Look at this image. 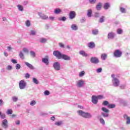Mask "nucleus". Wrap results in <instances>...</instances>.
I'll return each instance as SVG.
<instances>
[{"mask_svg":"<svg viewBox=\"0 0 130 130\" xmlns=\"http://www.w3.org/2000/svg\"><path fill=\"white\" fill-rule=\"evenodd\" d=\"M102 110L103 112H109V110L107 109V108L105 107H103L102 108Z\"/></svg>","mask_w":130,"mask_h":130,"instance_id":"45","label":"nucleus"},{"mask_svg":"<svg viewBox=\"0 0 130 130\" xmlns=\"http://www.w3.org/2000/svg\"><path fill=\"white\" fill-rule=\"evenodd\" d=\"M113 55L114 57H121V55H122V52L118 49L115 50L113 53Z\"/></svg>","mask_w":130,"mask_h":130,"instance_id":"4","label":"nucleus"},{"mask_svg":"<svg viewBox=\"0 0 130 130\" xmlns=\"http://www.w3.org/2000/svg\"><path fill=\"white\" fill-rule=\"evenodd\" d=\"M45 29H46V30H48V29H49V25L46 24L45 26Z\"/></svg>","mask_w":130,"mask_h":130,"instance_id":"63","label":"nucleus"},{"mask_svg":"<svg viewBox=\"0 0 130 130\" xmlns=\"http://www.w3.org/2000/svg\"><path fill=\"white\" fill-rule=\"evenodd\" d=\"M84 76H85V71H82L79 73V77H80V78H82V77H84Z\"/></svg>","mask_w":130,"mask_h":130,"instance_id":"37","label":"nucleus"},{"mask_svg":"<svg viewBox=\"0 0 130 130\" xmlns=\"http://www.w3.org/2000/svg\"><path fill=\"white\" fill-rule=\"evenodd\" d=\"M18 10L20 11V12H23V11H24V7H23V6L21 5H18L17 6Z\"/></svg>","mask_w":130,"mask_h":130,"instance_id":"31","label":"nucleus"},{"mask_svg":"<svg viewBox=\"0 0 130 130\" xmlns=\"http://www.w3.org/2000/svg\"><path fill=\"white\" fill-rule=\"evenodd\" d=\"M77 86L78 88H83L85 86V81L79 80L77 82Z\"/></svg>","mask_w":130,"mask_h":130,"instance_id":"7","label":"nucleus"},{"mask_svg":"<svg viewBox=\"0 0 130 130\" xmlns=\"http://www.w3.org/2000/svg\"><path fill=\"white\" fill-rule=\"evenodd\" d=\"M13 69V67H12L11 66L9 65L7 68H6V70H7L8 71H11Z\"/></svg>","mask_w":130,"mask_h":130,"instance_id":"54","label":"nucleus"},{"mask_svg":"<svg viewBox=\"0 0 130 130\" xmlns=\"http://www.w3.org/2000/svg\"><path fill=\"white\" fill-rule=\"evenodd\" d=\"M5 104V102L3 101V100H0V106H3Z\"/></svg>","mask_w":130,"mask_h":130,"instance_id":"61","label":"nucleus"},{"mask_svg":"<svg viewBox=\"0 0 130 130\" xmlns=\"http://www.w3.org/2000/svg\"><path fill=\"white\" fill-rule=\"evenodd\" d=\"M2 126L4 128H8L9 125H8V120L5 119L2 121Z\"/></svg>","mask_w":130,"mask_h":130,"instance_id":"13","label":"nucleus"},{"mask_svg":"<svg viewBox=\"0 0 130 130\" xmlns=\"http://www.w3.org/2000/svg\"><path fill=\"white\" fill-rule=\"evenodd\" d=\"M120 89H125V84H122L120 86Z\"/></svg>","mask_w":130,"mask_h":130,"instance_id":"62","label":"nucleus"},{"mask_svg":"<svg viewBox=\"0 0 130 130\" xmlns=\"http://www.w3.org/2000/svg\"><path fill=\"white\" fill-rule=\"evenodd\" d=\"M44 95H45V96H48V95H49L50 94V92H49V91H48V90H45L44 92Z\"/></svg>","mask_w":130,"mask_h":130,"instance_id":"51","label":"nucleus"},{"mask_svg":"<svg viewBox=\"0 0 130 130\" xmlns=\"http://www.w3.org/2000/svg\"><path fill=\"white\" fill-rule=\"evenodd\" d=\"M120 11L122 14H125V13H126V10H125L123 7H121L120 8Z\"/></svg>","mask_w":130,"mask_h":130,"instance_id":"36","label":"nucleus"},{"mask_svg":"<svg viewBox=\"0 0 130 130\" xmlns=\"http://www.w3.org/2000/svg\"><path fill=\"white\" fill-rule=\"evenodd\" d=\"M96 97L98 100L99 99L100 100H101L102 99H104V96L102 95H99Z\"/></svg>","mask_w":130,"mask_h":130,"instance_id":"52","label":"nucleus"},{"mask_svg":"<svg viewBox=\"0 0 130 130\" xmlns=\"http://www.w3.org/2000/svg\"><path fill=\"white\" fill-rule=\"evenodd\" d=\"M49 19L51 20V21H54V17L53 16L49 17Z\"/></svg>","mask_w":130,"mask_h":130,"instance_id":"64","label":"nucleus"},{"mask_svg":"<svg viewBox=\"0 0 130 130\" xmlns=\"http://www.w3.org/2000/svg\"><path fill=\"white\" fill-rule=\"evenodd\" d=\"M115 108V105H114L113 104H109L108 105V108L112 109V108Z\"/></svg>","mask_w":130,"mask_h":130,"instance_id":"42","label":"nucleus"},{"mask_svg":"<svg viewBox=\"0 0 130 130\" xmlns=\"http://www.w3.org/2000/svg\"><path fill=\"white\" fill-rule=\"evenodd\" d=\"M15 124H16V125H20V124H21V121L19 120H17L15 121Z\"/></svg>","mask_w":130,"mask_h":130,"instance_id":"57","label":"nucleus"},{"mask_svg":"<svg viewBox=\"0 0 130 130\" xmlns=\"http://www.w3.org/2000/svg\"><path fill=\"white\" fill-rule=\"evenodd\" d=\"M30 56H31L32 57H35V56H36V54L34 51H30Z\"/></svg>","mask_w":130,"mask_h":130,"instance_id":"38","label":"nucleus"},{"mask_svg":"<svg viewBox=\"0 0 130 130\" xmlns=\"http://www.w3.org/2000/svg\"><path fill=\"white\" fill-rule=\"evenodd\" d=\"M90 61L91 63L98 64V63H99V58L97 57L92 56L90 58Z\"/></svg>","mask_w":130,"mask_h":130,"instance_id":"6","label":"nucleus"},{"mask_svg":"<svg viewBox=\"0 0 130 130\" xmlns=\"http://www.w3.org/2000/svg\"><path fill=\"white\" fill-rule=\"evenodd\" d=\"M97 2V0H89V3L91 5H95V3Z\"/></svg>","mask_w":130,"mask_h":130,"instance_id":"48","label":"nucleus"},{"mask_svg":"<svg viewBox=\"0 0 130 130\" xmlns=\"http://www.w3.org/2000/svg\"><path fill=\"white\" fill-rule=\"evenodd\" d=\"M92 9H89L87 10V17H88V18H91V17H92Z\"/></svg>","mask_w":130,"mask_h":130,"instance_id":"26","label":"nucleus"},{"mask_svg":"<svg viewBox=\"0 0 130 130\" xmlns=\"http://www.w3.org/2000/svg\"><path fill=\"white\" fill-rule=\"evenodd\" d=\"M0 116L2 119H5V118H6V115L5 114H1Z\"/></svg>","mask_w":130,"mask_h":130,"instance_id":"60","label":"nucleus"},{"mask_svg":"<svg viewBox=\"0 0 130 130\" xmlns=\"http://www.w3.org/2000/svg\"><path fill=\"white\" fill-rule=\"evenodd\" d=\"M58 20L59 21H62V22H64L65 21H67V17H66L65 16L59 17L58 18Z\"/></svg>","mask_w":130,"mask_h":130,"instance_id":"32","label":"nucleus"},{"mask_svg":"<svg viewBox=\"0 0 130 130\" xmlns=\"http://www.w3.org/2000/svg\"><path fill=\"white\" fill-rule=\"evenodd\" d=\"M24 63L25 66L28 67L29 69H30V70H35V68H34V66H33V65H32L31 64H30L29 62H24Z\"/></svg>","mask_w":130,"mask_h":130,"instance_id":"19","label":"nucleus"},{"mask_svg":"<svg viewBox=\"0 0 130 130\" xmlns=\"http://www.w3.org/2000/svg\"><path fill=\"white\" fill-rule=\"evenodd\" d=\"M24 78H25V79H29V78H30V74L28 73L25 74Z\"/></svg>","mask_w":130,"mask_h":130,"instance_id":"56","label":"nucleus"},{"mask_svg":"<svg viewBox=\"0 0 130 130\" xmlns=\"http://www.w3.org/2000/svg\"><path fill=\"white\" fill-rule=\"evenodd\" d=\"M19 56L21 58V59H24L25 58V56H24V53L22 51H20L19 53Z\"/></svg>","mask_w":130,"mask_h":130,"instance_id":"30","label":"nucleus"},{"mask_svg":"<svg viewBox=\"0 0 130 130\" xmlns=\"http://www.w3.org/2000/svg\"><path fill=\"white\" fill-rule=\"evenodd\" d=\"M116 35L114 32H110L108 34V38L111 40L114 39V37H115Z\"/></svg>","mask_w":130,"mask_h":130,"instance_id":"10","label":"nucleus"},{"mask_svg":"<svg viewBox=\"0 0 130 130\" xmlns=\"http://www.w3.org/2000/svg\"><path fill=\"white\" fill-rule=\"evenodd\" d=\"M42 61L43 63H45L46 66L49 64V61L48 60V56H46L45 58H42Z\"/></svg>","mask_w":130,"mask_h":130,"instance_id":"12","label":"nucleus"},{"mask_svg":"<svg viewBox=\"0 0 130 130\" xmlns=\"http://www.w3.org/2000/svg\"><path fill=\"white\" fill-rule=\"evenodd\" d=\"M53 67L55 71H60V63L59 62H55Z\"/></svg>","mask_w":130,"mask_h":130,"instance_id":"8","label":"nucleus"},{"mask_svg":"<svg viewBox=\"0 0 130 130\" xmlns=\"http://www.w3.org/2000/svg\"><path fill=\"white\" fill-rule=\"evenodd\" d=\"M60 13H61V10L60 9L56 8L54 10V13L56 15H59Z\"/></svg>","mask_w":130,"mask_h":130,"instance_id":"25","label":"nucleus"},{"mask_svg":"<svg viewBox=\"0 0 130 130\" xmlns=\"http://www.w3.org/2000/svg\"><path fill=\"white\" fill-rule=\"evenodd\" d=\"M123 118L124 120H125L126 124H130V117L128 116L126 114H125L123 115Z\"/></svg>","mask_w":130,"mask_h":130,"instance_id":"9","label":"nucleus"},{"mask_svg":"<svg viewBox=\"0 0 130 130\" xmlns=\"http://www.w3.org/2000/svg\"><path fill=\"white\" fill-rule=\"evenodd\" d=\"M123 31L122 30V29L119 28L117 30V34H119V35H120V34H121L122 33H123Z\"/></svg>","mask_w":130,"mask_h":130,"instance_id":"46","label":"nucleus"},{"mask_svg":"<svg viewBox=\"0 0 130 130\" xmlns=\"http://www.w3.org/2000/svg\"><path fill=\"white\" fill-rule=\"evenodd\" d=\"M110 8V4L109 3H105L104 6V9L105 10H108Z\"/></svg>","mask_w":130,"mask_h":130,"instance_id":"27","label":"nucleus"},{"mask_svg":"<svg viewBox=\"0 0 130 130\" xmlns=\"http://www.w3.org/2000/svg\"><path fill=\"white\" fill-rule=\"evenodd\" d=\"M53 54L58 59H61V56H62V54H61L60 52L58 51H54L53 52Z\"/></svg>","mask_w":130,"mask_h":130,"instance_id":"5","label":"nucleus"},{"mask_svg":"<svg viewBox=\"0 0 130 130\" xmlns=\"http://www.w3.org/2000/svg\"><path fill=\"white\" fill-rule=\"evenodd\" d=\"M11 62H12V63H18V61H17V60L15 59H11Z\"/></svg>","mask_w":130,"mask_h":130,"instance_id":"55","label":"nucleus"},{"mask_svg":"<svg viewBox=\"0 0 130 130\" xmlns=\"http://www.w3.org/2000/svg\"><path fill=\"white\" fill-rule=\"evenodd\" d=\"M61 59H64V60H70L71 59V57L64 54H62Z\"/></svg>","mask_w":130,"mask_h":130,"instance_id":"15","label":"nucleus"},{"mask_svg":"<svg viewBox=\"0 0 130 130\" xmlns=\"http://www.w3.org/2000/svg\"><path fill=\"white\" fill-rule=\"evenodd\" d=\"M25 25L26 27H30V26H31V21H30L29 20H27L25 21Z\"/></svg>","mask_w":130,"mask_h":130,"instance_id":"34","label":"nucleus"},{"mask_svg":"<svg viewBox=\"0 0 130 130\" xmlns=\"http://www.w3.org/2000/svg\"><path fill=\"white\" fill-rule=\"evenodd\" d=\"M32 82L36 85H38V84H39V81H38V80H37L35 77L32 78Z\"/></svg>","mask_w":130,"mask_h":130,"instance_id":"33","label":"nucleus"},{"mask_svg":"<svg viewBox=\"0 0 130 130\" xmlns=\"http://www.w3.org/2000/svg\"><path fill=\"white\" fill-rule=\"evenodd\" d=\"M111 77L112 78V84L113 87H118L119 85L120 84V81H119V79L117 78L114 74L111 75Z\"/></svg>","mask_w":130,"mask_h":130,"instance_id":"2","label":"nucleus"},{"mask_svg":"<svg viewBox=\"0 0 130 130\" xmlns=\"http://www.w3.org/2000/svg\"><path fill=\"white\" fill-rule=\"evenodd\" d=\"M39 42L44 44L47 42V39L42 38L39 39Z\"/></svg>","mask_w":130,"mask_h":130,"instance_id":"24","label":"nucleus"},{"mask_svg":"<svg viewBox=\"0 0 130 130\" xmlns=\"http://www.w3.org/2000/svg\"><path fill=\"white\" fill-rule=\"evenodd\" d=\"M15 69L16 70H20V69H21V65L19 63L16 64L15 66Z\"/></svg>","mask_w":130,"mask_h":130,"instance_id":"50","label":"nucleus"},{"mask_svg":"<svg viewBox=\"0 0 130 130\" xmlns=\"http://www.w3.org/2000/svg\"><path fill=\"white\" fill-rule=\"evenodd\" d=\"M88 46L89 48H90V49H92V48H95V43H94V42H90L88 43Z\"/></svg>","mask_w":130,"mask_h":130,"instance_id":"18","label":"nucleus"},{"mask_svg":"<svg viewBox=\"0 0 130 130\" xmlns=\"http://www.w3.org/2000/svg\"><path fill=\"white\" fill-rule=\"evenodd\" d=\"M91 102L93 104H97L98 103V99L97 98V96L92 95L91 96Z\"/></svg>","mask_w":130,"mask_h":130,"instance_id":"11","label":"nucleus"},{"mask_svg":"<svg viewBox=\"0 0 130 130\" xmlns=\"http://www.w3.org/2000/svg\"><path fill=\"white\" fill-rule=\"evenodd\" d=\"M12 101H13V102H17V101H18V100H19V99L18 98V96H13L12 98Z\"/></svg>","mask_w":130,"mask_h":130,"instance_id":"39","label":"nucleus"},{"mask_svg":"<svg viewBox=\"0 0 130 130\" xmlns=\"http://www.w3.org/2000/svg\"><path fill=\"white\" fill-rule=\"evenodd\" d=\"M6 113L8 115H10L11 114H13V110H12V109L7 110Z\"/></svg>","mask_w":130,"mask_h":130,"instance_id":"35","label":"nucleus"},{"mask_svg":"<svg viewBox=\"0 0 130 130\" xmlns=\"http://www.w3.org/2000/svg\"><path fill=\"white\" fill-rule=\"evenodd\" d=\"M62 124H63V121H58L54 123V125L57 126H60L61 125H62Z\"/></svg>","mask_w":130,"mask_h":130,"instance_id":"23","label":"nucleus"},{"mask_svg":"<svg viewBox=\"0 0 130 130\" xmlns=\"http://www.w3.org/2000/svg\"><path fill=\"white\" fill-rule=\"evenodd\" d=\"M26 86L27 83H26V81H25V80H22L19 81V87L20 90H24V89L26 88Z\"/></svg>","mask_w":130,"mask_h":130,"instance_id":"3","label":"nucleus"},{"mask_svg":"<svg viewBox=\"0 0 130 130\" xmlns=\"http://www.w3.org/2000/svg\"><path fill=\"white\" fill-rule=\"evenodd\" d=\"M108 55L106 53H102L101 56V58L102 60H106L107 58Z\"/></svg>","mask_w":130,"mask_h":130,"instance_id":"22","label":"nucleus"},{"mask_svg":"<svg viewBox=\"0 0 130 130\" xmlns=\"http://www.w3.org/2000/svg\"><path fill=\"white\" fill-rule=\"evenodd\" d=\"M101 115L103 117H108L109 116V112H102Z\"/></svg>","mask_w":130,"mask_h":130,"instance_id":"29","label":"nucleus"},{"mask_svg":"<svg viewBox=\"0 0 130 130\" xmlns=\"http://www.w3.org/2000/svg\"><path fill=\"white\" fill-rule=\"evenodd\" d=\"M102 72V68H100L96 69V73H101Z\"/></svg>","mask_w":130,"mask_h":130,"instance_id":"59","label":"nucleus"},{"mask_svg":"<svg viewBox=\"0 0 130 130\" xmlns=\"http://www.w3.org/2000/svg\"><path fill=\"white\" fill-rule=\"evenodd\" d=\"M103 105H104V106H108V105H109V102L107 101H105L103 103Z\"/></svg>","mask_w":130,"mask_h":130,"instance_id":"44","label":"nucleus"},{"mask_svg":"<svg viewBox=\"0 0 130 130\" xmlns=\"http://www.w3.org/2000/svg\"><path fill=\"white\" fill-rule=\"evenodd\" d=\"M76 17V13L75 11H71L69 14V18L71 20H73V19H75Z\"/></svg>","mask_w":130,"mask_h":130,"instance_id":"14","label":"nucleus"},{"mask_svg":"<svg viewBox=\"0 0 130 130\" xmlns=\"http://www.w3.org/2000/svg\"><path fill=\"white\" fill-rule=\"evenodd\" d=\"M95 18H99V17H100V13H98V12H95L94 13V15Z\"/></svg>","mask_w":130,"mask_h":130,"instance_id":"53","label":"nucleus"},{"mask_svg":"<svg viewBox=\"0 0 130 130\" xmlns=\"http://www.w3.org/2000/svg\"><path fill=\"white\" fill-rule=\"evenodd\" d=\"M105 20V16H102L99 20L100 23H103Z\"/></svg>","mask_w":130,"mask_h":130,"instance_id":"41","label":"nucleus"},{"mask_svg":"<svg viewBox=\"0 0 130 130\" xmlns=\"http://www.w3.org/2000/svg\"><path fill=\"white\" fill-rule=\"evenodd\" d=\"M95 9L97 11L101 10V9H102V3H99L98 5H96Z\"/></svg>","mask_w":130,"mask_h":130,"instance_id":"21","label":"nucleus"},{"mask_svg":"<svg viewBox=\"0 0 130 130\" xmlns=\"http://www.w3.org/2000/svg\"><path fill=\"white\" fill-rule=\"evenodd\" d=\"M22 51H23V52H24L25 53H29V50L27 48H23L22 49Z\"/></svg>","mask_w":130,"mask_h":130,"instance_id":"49","label":"nucleus"},{"mask_svg":"<svg viewBox=\"0 0 130 130\" xmlns=\"http://www.w3.org/2000/svg\"><path fill=\"white\" fill-rule=\"evenodd\" d=\"M92 33L93 35H98L99 34V30L97 29H94L92 30Z\"/></svg>","mask_w":130,"mask_h":130,"instance_id":"28","label":"nucleus"},{"mask_svg":"<svg viewBox=\"0 0 130 130\" xmlns=\"http://www.w3.org/2000/svg\"><path fill=\"white\" fill-rule=\"evenodd\" d=\"M100 122L102 124H103V125H104L105 124V121L104 120V119H103V118H100Z\"/></svg>","mask_w":130,"mask_h":130,"instance_id":"40","label":"nucleus"},{"mask_svg":"<svg viewBox=\"0 0 130 130\" xmlns=\"http://www.w3.org/2000/svg\"><path fill=\"white\" fill-rule=\"evenodd\" d=\"M38 15L42 20H47V19H48V16L43 13H39Z\"/></svg>","mask_w":130,"mask_h":130,"instance_id":"16","label":"nucleus"},{"mask_svg":"<svg viewBox=\"0 0 130 130\" xmlns=\"http://www.w3.org/2000/svg\"><path fill=\"white\" fill-rule=\"evenodd\" d=\"M79 53L80 55H82V56H83L84 57H87V56H88V54L84 50L80 51Z\"/></svg>","mask_w":130,"mask_h":130,"instance_id":"20","label":"nucleus"},{"mask_svg":"<svg viewBox=\"0 0 130 130\" xmlns=\"http://www.w3.org/2000/svg\"><path fill=\"white\" fill-rule=\"evenodd\" d=\"M59 46H60V47H61V48H64V45L62 44V43H59Z\"/></svg>","mask_w":130,"mask_h":130,"instance_id":"58","label":"nucleus"},{"mask_svg":"<svg viewBox=\"0 0 130 130\" xmlns=\"http://www.w3.org/2000/svg\"><path fill=\"white\" fill-rule=\"evenodd\" d=\"M71 28L73 31H78V30H79V27L76 24H72L71 25Z\"/></svg>","mask_w":130,"mask_h":130,"instance_id":"17","label":"nucleus"},{"mask_svg":"<svg viewBox=\"0 0 130 130\" xmlns=\"http://www.w3.org/2000/svg\"><path fill=\"white\" fill-rule=\"evenodd\" d=\"M36 104V101L35 100L31 101L29 104L30 106H34Z\"/></svg>","mask_w":130,"mask_h":130,"instance_id":"47","label":"nucleus"},{"mask_svg":"<svg viewBox=\"0 0 130 130\" xmlns=\"http://www.w3.org/2000/svg\"><path fill=\"white\" fill-rule=\"evenodd\" d=\"M77 113L81 116V117H83V118H87V119H90L93 117V116L91 113L89 112H85L82 110H79L77 111Z\"/></svg>","mask_w":130,"mask_h":130,"instance_id":"1","label":"nucleus"},{"mask_svg":"<svg viewBox=\"0 0 130 130\" xmlns=\"http://www.w3.org/2000/svg\"><path fill=\"white\" fill-rule=\"evenodd\" d=\"M29 34L30 35H32V36H34V35H36V31L34 30H30Z\"/></svg>","mask_w":130,"mask_h":130,"instance_id":"43","label":"nucleus"}]
</instances>
